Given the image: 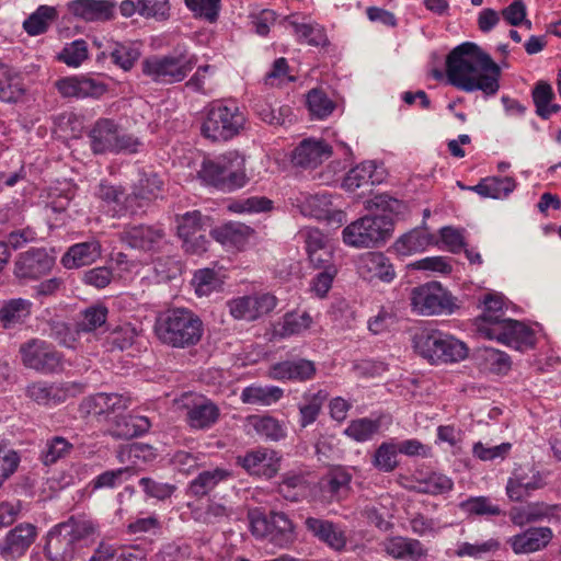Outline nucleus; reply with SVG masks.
I'll use <instances>...</instances> for the list:
<instances>
[{
    "label": "nucleus",
    "instance_id": "obj_1",
    "mask_svg": "<svg viewBox=\"0 0 561 561\" xmlns=\"http://www.w3.org/2000/svg\"><path fill=\"white\" fill-rule=\"evenodd\" d=\"M448 82L465 91H482L494 95L500 89L501 69L477 44L466 42L455 47L446 58Z\"/></svg>",
    "mask_w": 561,
    "mask_h": 561
},
{
    "label": "nucleus",
    "instance_id": "obj_2",
    "mask_svg": "<svg viewBox=\"0 0 561 561\" xmlns=\"http://www.w3.org/2000/svg\"><path fill=\"white\" fill-rule=\"evenodd\" d=\"M400 202L387 194L376 195L367 202L369 210H381V215L364 216L343 229V241L354 248H373L382 243L393 229L390 214L398 213Z\"/></svg>",
    "mask_w": 561,
    "mask_h": 561
},
{
    "label": "nucleus",
    "instance_id": "obj_3",
    "mask_svg": "<svg viewBox=\"0 0 561 561\" xmlns=\"http://www.w3.org/2000/svg\"><path fill=\"white\" fill-rule=\"evenodd\" d=\"M153 333L162 345L185 350L199 343L204 324L191 309L171 308L157 316Z\"/></svg>",
    "mask_w": 561,
    "mask_h": 561
},
{
    "label": "nucleus",
    "instance_id": "obj_4",
    "mask_svg": "<svg viewBox=\"0 0 561 561\" xmlns=\"http://www.w3.org/2000/svg\"><path fill=\"white\" fill-rule=\"evenodd\" d=\"M198 178L218 191L233 192L249 181L245 174V158L238 151H227L214 159H206L198 171Z\"/></svg>",
    "mask_w": 561,
    "mask_h": 561
},
{
    "label": "nucleus",
    "instance_id": "obj_5",
    "mask_svg": "<svg viewBox=\"0 0 561 561\" xmlns=\"http://www.w3.org/2000/svg\"><path fill=\"white\" fill-rule=\"evenodd\" d=\"M414 351L431 364L457 363L468 356V347L460 340L436 329H420L412 337Z\"/></svg>",
    "mask_w": 561,
    "mask_h": 561
},
{
    "label": "nucleus",
    "instance_id": "obj_6",
    "mask_svg": "<svg viewBox=\"0 0 561 561\" xmlns=\"http://www.w3.org/2000/svg\"><path fill=\"white\" fill-rule=\"evenodd\" d=\"M245 116L233 102L215 101L205 110L201 134L213 142L227 141L243 129Z\"/></svg>",
    "mask_w": 561,
    "mask_h": 561
},
{
    "label": "nucleus",
    "instance_id": "obj_7",
    "mask_svg": "<svg viewBox=\"0 0 561 561\" xmlns=\"http://www.w3.org/2000/svg\"><path fill=\"white\" fill-rule=\"evenodd\" d=\"M197 56L178 46L171 54L151 56L142 60V73L152 81L172 84L183 81L197 64Z\"/></svg>",
    "mask_w": 561,
    "mask_h": 561
},
{
    "label": "nucleus",
    "instance_id": "obj_8",
    "mask_svg": "<svg viewBox=\"0 0 561 561\" xmlns=\"http://www.w3.org/2000/svg\"><path fill=\"white\" fill-rule=\"evenodd\" d=\"M88 137L94 154L136 153L141 142L131 134L126 133L110 118H99L91 127Z\"/></svg>",
    "mask_w": 561,
    "mask_h": 561
},
{
    "label": "nucleus",
    "instance_id": "obj_9",
    "mask_svg": "<svg viewBox=\"0 0 561 561\" xmlns=\"http://www.w3.org/2000/svg\"><path fill=\"white\" fill-rule=\"evenodd\" d=\"M248 518L252 535L266 539L275 547L286 548L295 540L294 524L283 512H271L265 515L255 508L249 511Z\"/></svg>",
    "mask_w": 561,
    "mask_h": 561
},
{
    "label": "nucleus",
    "instance_id": "obj_10",
    "mask_svg": "<svg viewBox=\"0 0 561 561\" xmlns=\"http://www.w3.org/2000/svg\"><path fill=\"white\" fill-rule=\"evenodd\" d=\"M410 302L412 311L421 316L451 314L459 309L458 299L438 282L413 287Z\"/></svg>",
    "mask_w": 561,
    "mask_h": 561
},
{
    "label": "nucleus",
    "instance_id": "obj_11",
    "mask_svg": "<svg viewBox=\"0 0 561 561\" xmlns=\"http://www.w3.org/2000/svg\"><path fill=\"white\" fill-rule=\"evenodd\" d=\"M22 364L41 374L62 370L64 357L54 345L38 337L23 342L19 347Z\"/></svg>",
    "mask_w": 561,
    "mask_h": 561
},
{
    "label": "nucleus",
    "instance_id": "obj_12",
    "mask_svg": "<svg viewBox=\"0 0 561 561\" xmlns=\"http://www.w3.org/2000/svg\"><path fill=\"white\" fill-rule=\"evenodd\" d=\"M229 314L234 320L255 321L268 314L277 305V298L268 293L247 295L227 301Z\"/></svg>",
    "mask_w": 561,
    "mask_h": 561
},
{
    "label": "nucleus",
    "instance_id": "obj_13",
    "mask_svg": "<svg viewBox=\"0 0 561 561\" xmlns=\"http://www.w3.org/2000/svg\"><path fill=\"white\" fill-rule=\"evenodd\" d=\"M494 323L495 327L488 328L486 339L495 340L522 352L535 347L534 331L523 322L506 318L504 321Z\"/></svg>",
    "mask_w": 561,
    "mask_h": 561
},
{
    "label": "nucleus",
    "instance_id": "obj_14",
    "mask_svg": "<svg viewBox=\"0 0 561 561\" xmlns=\"http://www.w3.org/2000/svg\"><path fill=\"white\" fill-rule=\"evenodd\" d=\"M80 392H82V387L77 382H48L44 380L34 381L25 389L28 399L39 405L49 408L59 405Z\"/></svg>",
    "mask_w": 561,
    "mask_h": 561
},
{
    "label": "nucleus",
    "instance_id": "obj_15",
    "mask_svg": "<svg viewBox=\"0 0 561 561\" xmlns=\"http://www.w3.org/2000/svg\"><path fill=\"white\" fill-rule=\"evenodd\" d=\"M55 259L44 248H32L20 253L14 262V275L20 279H37L48 274Z\"/></svg>",
    "mask_w": 561,
    "mask_h": 561
},
{
    "label": "nucleus",
    "instance_id": "obj_16",
    "mask_svg": "<svg viewBox=\"0 0 561 561\" xmlns=\"http://www.w3.org/2000/svg\"><path fill=\"white\" fill-rule=\"evenodd\" d=\"M44 551L50 561H72L82 554L62 523L57 524L48 531Z\"/></svg>",
    "mask_w": 561,
    "mask_h": 561
},
{
    "label": "nucleus",
    "instance_id": "obj_17",
    "mask_svg": "<svg viewBox=\"0 0 561 561\" xmlns=\"http://www.w3.org/2000/svg\"><path fill=\"white\" fill-rule=\"evenodd\" d=\"M37 537V528L31 523H21L12 528L0 543V556L4 560H16L25 554Z\"/></svg>",
    "mask_w": 561,
    "mask_h": 561
},
{
    "label": "nucleus",
    "instance_id": "obj_18",
    "mask_svg": "<svg viewBox=\"0 0 561 561\" xmlns=\"http://www.w3.org/2000/svg\"><path fill=\"white\" fill-rule=\"evenodd\" d=\"M333 153L324 139H302L291 152V163L301 169H314Z\"/></svg>",
    "mask_w": 561,
    "mask_h": 561
},
{
    "label": "nucleus",
    "instance_id": "obj_19",
    "mask_svg": "<svg viewBox=\"0 0 561 561\" xmlns=\"http://www.w3.org/2000/svg\"><path fill=\"white\" fill-rule=\"evenodd\" d=\"M237 463L241 466L249 474L273 478L279 470V458L274 450L267 448H257L249 450L244 456L237 458Z\"/></svg>",
    "mask_w": 561,
    "mask_h": 561
},
{
    "label": "nucleus",
    "instance_id": "obj_20",
    "mask_svg": "<svg viewBox=\"0 0 561 561\" xmlns=\"http://www.w3.org/2000/svg\"><path fill=\"white\" fill-rule=\"evenodd\" d=\"M130 400L119 393H95L87 397L80 404V412L84 415H108L126 410Z\"/></svg>",
    "mask_w": 561,
    "mask_h": 561
},
{
    "label": "nucleus",
    "instance_id": "obj_21",
    "mask_svg": "<svg viewBox=\"0 0 561 561\" xmlns=\"http://www.w3.org/2000/svg\"><path fill=\"white\" fill-rule=\"evenodd\" d=\"M164 237L163 230L152 226H126L119 232V240L128 247L141 251H154Z\"/></svg>",
    "mask_w": 561,
    "mask_h": 561
},
{
    "label": "nucleus",
    "instance_id": "obj_22",
    "mask_svg": "<svg viewBox=\"0 0 561 561\" xmlns=\"http://www.w3.org/2000/svg\"><path fill=\"white\" fill-rule=\"evenodd\" d=\"M317 373L312 360L306 358L288 359L271 366L268 376L274 380H291L304 382L314 377Z\"/></svg>",
    "mask_w": 561,
    "mask_h": 561
},
{
    "label": "nucleus",
    "instance_id": "obj_23",
    "mask_svg": "<svg viewBox=\"0 0 561 561\" xmlns=\"http://www.w3.org/2000/svg\"><path fill=\"white\" fill-rule=\"evenodd\" d=\"M115 8V2L111 0H72L68 3L71 14L88 22L114 19Z\"/></svg>",
    "mask_w": 561,
    "mask_h": 561
},
{
    "label": "nucleus",
    "instance_id": "obj_24",
    "mask_svg": "<svg viewBox=\"0 0 561 561\" xmlns=\"http://www.w3.org/2000/svg\"><path fill=\"white\" fill-rule=\"evenodd\" d=\"M119 12L124 18L139 14L145 19L164 21L170 15L169 0H123Z\"/></svg>",
    "mask_w": 561,
    "mask_h": 561
},
{
    "label": "nucleus",
    "instance_id": "obj_25",
    "mask_svg": "<svg viewBox=\"0 0 561 561\" xmlns=\"http://www.w3.org/2000/svg\"><path fill=\"white\" fill-rule=\"evenodd\" d=\"M62 524L82 552L100 537V524L89 516L72 515Z\"/></svg>",
    "mask_w": 561,
    "mask_h": 561
},
{
    "label": "nucleus",
    "instance_id": "obj_26",
    "mask_svg": "<svg viewBox=\"0 0 561 561\" xmlns=\"http://www.w3.org/2000/svg\"><path fill=\"white\" fill-rule=\"evenodd\" d=\"M142 44L138 41H107L102 56L108 55L112 62L124 71L133 69L142 54Z\"/></svg>",
    "mask_w": 561,
    "mask_h": 561
},
{
    "label": "nucleus",
    "instance_id": "obj_27",
    "mask_svg": "<svg viewBox=\"0 0 561 561\" xmlns=\"http://www.w3.org/2000/svg\"><path fill=\"white\" fill-rule=\"evenodd\" d=\"M186 409V423L194 430H208L217 423L220 416L218 405L204 397H198Z\"/></svg>",
    "mask_w": 561,
    "mask_h": 561
},
{
    "label": "nucleus",
    "instance_id": "obj_28",
    "mask_svg": "<svg viewBox=\"0 0 561 561\" xmlns=\"http://www.w3.org/2000/svg\"><path fill=\"white\" fill-rule=\"evenodd\" d=\"M382 551L398 560L417 561L426 556L422 542L414 538L391 536L381 542Z\"/></svg>",
    "mask_w": 561,
    "mask_h": 561
},
{
    "label": "nucleus",
    "instance_id": "obj_29",
    "mask_svg": "<svg viewBox=\"0 0 561 561\" xmlns=\"http://www.w3.org/2000/svg\"><path fill=\"white\" fill-rule=\"evenodd\" d=\"M552 539L549 527H531L510 538L508 542L515 553H531L548 546Z\"/></svg>",
    "mask_w": 561,
    "mask_h": 561
},
{
    "label": "nucleus",
    "instance_id": "obj_30",
    "mask_svg": "<svg viewBox=\"0 0 561 561\" xmlns=\"http://www.w3.org/2000/svg\"><path fill=\"white\" fill-rule=\"evenodd\" d=\"M305 526L309 533L322 542L327 543L330 548L336 551H341L345 548V534L334 523L327 519L308 517L305 520Z\"/></svg>",
    "mask_w": 561,
    "mask_h": 561
},
{
    "label": "nucleus",
    "instance_id": "obj_31",
    "mask_svg": "<svg viewBox=\"0 0 561 561\" xmlns=\"http://www.w3.org/2000/svg\"><path fill=\"white\" fill-rule=\"evenodd\" d=\"M101 253V243L92 238L71 245L61 257V263L66 268H78L94 263Z\"/></svg>",
    "mask_w": 561,
    "mask_h": 561
},
{
    "label": "nucleus",
    "instance_id": "obj_32",
    "mask_svg": "<svg viewBox=\"0 0 561 561\" xmlns=\"http://www.w3.org/2000/svg\"><path fill=\"white\" fill-rule=\"evenodd\" d=\"M150 426L146 416L117 414L110 424L108 433L114 438L130 439L147 433Z\"/></svg>",
    "mask_w": 561,
    "mask_h": 561
},
{
    "label": "nucleus",
    "instance_id": "obj_33",
    "mask_svg": "<svg viewBox=\"0 0 561 561\" xmlns=\"http://www.w3.org/2000/svg\"><path fill=\"white\" fill-rule=\"evenodd\" d=\"M231 478L232 472L226 468L216 467L203 470L188 483L187 493L195 497H204L221 482H226Z\"/></svg>",
    "mask_w": 561,
    "mask_h": 561
},
{
    "label": "nucleus",
    "instance_id": "obj_34",
    "mask_svg": "<svg viewBox=\"0 0 561 561\" xmlns=\"http://www.w3.org/2000/svg\"><path fill=\"white\" fill-rule=\"evenodd\" d=\"M359 274L365 279L378 278L382 282H391L394 276V270L389 259L380 252H369L365 254L358 265Z\"/></svg>",
    "mask_w": 561,
    "mask_h": 561
},
{
    "label": "nucleus",
    "instance_id": "obj_35",
    "mask_svg": "<svg viewBox=\"0 0 561 561\" xmlns=\"http://www.w3.org/2000/svg\"><path fill=\"white\" fill-rule=\"evenodd\" d=\"M33 302L24 298H12L0 304V323L3 329H11L24 323L31 316Z\"/></svg>",
    "mask_w": 561,
    "mask_h": 561
},
{
    "label": "nucleus",
    "instance_id": "obj_36",
    "mask_svg": "<svg viewBox=\"0 0 561 561\" xmlns=\"http://www.w3.org/2000/svg\"><path fill=\"white\" fill-rule=\"evenodd\" d=\"M88 561H146L141 549L134 547H116L101 541Z\"/></svg>",
    "mask_w": 561,
    "mask_h": 561
},
{
    "label": "nucleus",
    "instance_id": "obj_37",
    "mask_svg": "<svg viewBox=\"0 0 561 561\" xmlns=\"http://www.w3.org/2000/svg\"><path fill=\"white\" fill-rule=\"evenodd\" d=\"M461 188H468L478 193L482 197L502 198L506 197L516 187V182L511 176H490L482 179L477 185L466 187L460 182Z\"/></svg>",
    "mask_w": 561,
    "mask_h": 561
},
{
    "label": "nucleus",
    "instance_id": "obj_38",
    "mask_svg": "<svg viewBox=\"0 0 561 561\" xmlns=\"http://www.w3.org/2000/svg\"><path fill=\"white\" fill-rule=\"evenodd\" d=\"M484 310L477 319V330L482 336L488 335V328L495 327L494 322L504 321L503 298L496 294H488L483 299Z\"/></svg>",
    "mask_w": 561,
    "mask_h": 561
},
{
    "label": "nucleus",
    "instance_id": "obj_39",
    "mask_svg": "<svg viewBox=\"0 0 561 561\" xmlns=\"http://www.w3.org/2000/svg\"><path fill=\"white\" fill-rule=\"evenodd\" d=\"M379 182L380 180L377 178L375 163L373 161H366L354 167L346 173L342 186L348 192H354L357 188L374 185Z\"/></svg>",
    "mask_w": 561,
    "mask_h": 561
},
{
    "label": "nucleus",
    "instance_id": "obj_40",
    "mask_svg": "<svg viewBox=\"0 0 561 561\" xmlns=\"http://www.w3.org/2000/svg\"><path fill=\"white\" fill-rule=\"evenodd\" d=\"M163 182L156 173H144L135 184L133 193L125 198L126 208L133 209V203L137 199L150 201L156 198L162 188Z\"/></svg>",
    "mask_w": 561,
    "mask_h": 561
},
{
    "label": "nucleus",
    "instance_id": "obj_41",
    "mask_svg": "<svg viewBox=\"0 0 561 561\" xmlns=\"http://www.w3.org/2000/svg\"><path fill=\"white\" fill-rule=\"evenodd\" d=\"M284 396V390L277 386H256L245 387L240 399L245 404L271 405L279 401Z\"/></svg>",
    "mask_w": 561,
    "mask_h": 561
},
{
    "label": "nucleus",
    "instance_id": "obj_42",
    "mask_svg": "<svg viewBox=\"0 0 561 561\" xmlns=\"http://www.w3.org/2000/svg\"><path fill=\"white\" fill-rule=\"evenodd\" d=\"M247 421L257 435L267 440L278 442L286 436L285 426L273 416L250 415Z\"/></svg>",
    "mask_w": 561,
    "mask_h": 561
},
{
    "label": "nucleus",
    "instance_id": "obj_43",
    "mask_svg": "<svg viewBox=\"0 0 561 561\" xmlns=\"http://www.w3.org/2000/svg\"><path fill=\"white\" fill-rule=\"evenodd\" d=\"M352 474L343 467L331 469L319 482L320 489L330 499H336L350 489Z\"/></svg>",
    "mask_w": 561,
    "mask_h": 561
},
{
    "label": "nucleus",
    "instance_id": "obj_44",
    "mask_svg": "<svg viewBox=\"0 0 561 561\" xmlns=\"http://www.w3.org/2000/svg\"><path fill=\"white\" fill-rule=\"evenodd\" d=\"M24 93L21 78L9 66L0 64V101L16 102Z\"/></svg>",
    "mask_w": 561,
    "mask_h": 561
},
{
    "label": "nucleus",
    "instance_id": "obj_45",
    "mask_svg": "<svg viewBox=\"0 0 561 561\" xmlns=\"http://www.w3.org/2000/svg\"><path fill=\"white\" fill-rule=\"evenodd\" d=\"M56 8L50 5H39L24 22L23 28L31 36L45 33L48 27L57 20Z\"/></svg>",
    "mask_w": 561,
    "mask_h": 561
},
{
    "label": "nucleus",
    "instance_id": "obj_46",
    "mask_svg": "<svg viewBox=\"0 0 561 561\" xmlns=\"http://www.w3.org/2000/svg\"><path fill=\"white\" fill-rule=\"evenodd\" d=\"M327 399L328 393L323 390L306 392L302 396V402L298 405L301 427H307L317 420Z\"/></svg>",
    "mask_w": 561,
    "mask_h": 561
},
{
    "label": "nucleus",
    "instance_id": "obj_47",
    "mask_svg": "<svg viewBox=\"0 0 561 561\" xmlns=\"http://www.w3.org/2000/svg\"><path fill=\"white\" fill-rule=\"evenodd\" d=\"M431 242V237L426 231L413 229L396 241L394 249L398 254L410 255L425 250Z\"/></svg>",
    "mask_w": 561,
    "mask_h": 561
},
{
    "label": "nucleus",
    "instance_id": "obj_48",
    "mask_svg": "<svg viewBox=\"0 0 561 561\" xmlns=\"http://www.w3.org/2000/svg\"><path fill=\"white\" fill-rule=\"evenodd\" d=\"M312 323V318L309 313H296L288 312L283 317V320L276 328V333L280 337H288L291 335H298L306 332Z\"/></svg>",
    "mask_w": 561,
    "mask_h": 561
},
{
    "label": "nucleus",
    "instance_id": "obj_49",
    "mask_svg": "<svg viewBox=\"0 0 561 561\" xmlns=\"http://www.w3.org/2000/svg\"><path fill=\"white\" fill-rule=\"evenodd\" d=\"M332 199L327 193H317L306 196L301 203V213L305 216L318 219L328 218L332 211Z\"/></svg>",
    "mask_w": 561,
    "mask_h": 561
},
{
    "label": "nucleus",
    "instance_id": "obj_50",
    "mask_svg": "<svg viewBox=\"0 0 561 561\" xmlns=\"http://www.w3.org/2000/svg\"><path fill=\"white\" fill-rule=\"evenodd\" d=\"M460 510L473 516H500L502 510L488 496H471L459 504Z\"/></svg>",
    "mask_w": 561,
    "mask_h": 561
},
{
    "label": "nucleus",
    "instance_id": "obj_51",
    "mask_svg": "<svg viewBox=\"0 0 561 561\" xmlns=\"http://www.w3.org/2000/svg\"><path fill=\"white\" fill-rule=\"evenodd\" d=\"M76 188L70 183H60L50 186L47 193L46 206L54 213L65 211L72 198L75 197Z\"/></svg>",
    "mask_w": 561,
    "mask_h": 561
},
{
    "label": "nucleus",
    "instance_id": "obj_52",
    "mask_svg": "<svg viewBox=\"0 0 561 561\" xmlns=\"http://www.w3.org/2000/svg\"><path fill=\"white\" fill-rule=\"evenodd\" d=\"M307 106L310 114L323 119L335 110V103L320 89H312L307 94Z\"/></svg>",
    "mask_w": 561,
    "mask_h": 561
},
{
    "label": "nucleus",
    "instance_id": "obj_53",
    "mask_svg": "<svg viewBox=\"0 0 561 561\" xmlns=\"http://www.w3.org/2000/svg\"><path fill=\"white\" fill-rule=\"evenodd\" d=\"M500 549V541L495 538H490L483 542L470 543L460 542L457 545L455 556L458 558H472L482 559L485 556L493 553Z\"/></svg>",
    "mask_w": 561,
    "mask_h": 561
},
{
    "label": "nucleus",
    "instance_id": "obj_54",
    "mask_svg": "<svg viewBox=\"0 0 561 561\" xmlns=\"http://www.w3.org/2000/svg\"><path fill=\"white\" fill-rule=\"evenodd\" d=\"M73 445L61 436H54L48 439L46 447L41 454V459L44 465L49 466L56 463L58 460L66 458L72 450Z\"/></svg>",
    "mask_w": 561,
    "mask_h": 561
},
{
    "label": "nucleus",
    "instance_id": "obj_55",
    "mask_svg": "<svg viewBox=\"0 0 561 561\" xmlns=\"http://www.w3.org/2000/svg\"><path fill=\"white\" fill-rule=\"evenodd\" d=\"M108 310L103 305H94L82 311V319L78 322L79 332H93L106 324Z\"/></svg>",
    "mask_w": 561,
    "mask_h": 561
},
{
    "label": "nucleus",
    "instance_id": "obj_56",
    "mask_svg": "<svg viewBox=\"0 0 561 561\" xmlns=\"http://www.w3.org/2000/svg\"><path fill=\"white\" fill-rule=\"evenodd\" d=\"M133 474L131 467L118 468L115 470H107L96 476L91 485L93 490L98 489H114L122 485Z\"/></svg>",
    "mask_w": 561,
    "mask_h": 561
},
{
    "label": "nucleus",
    "instance_id": "obj_57",
    "mask_svg": "<svg viewBox=\"0 0 561 561\" xmlns=\"http://www.w3.org/2000/svg\"><path fill=\"white\" fill-rule=\"evenodd\" d=\"M379 428V420L363 417L352 421L346 427L345 434L357 442H366L370 439Z\"/></svg>",
    "mask_w": 561,
    "mask_h": 561
},
{
    "label": "nucleus",
    "instance_id": "obj_58",
    "mask_svg": "<svg viewBox=\"0 0 561 561\" xmlns=\"http://www.w3.org/2000/svg\"><path fill=\"white\" fill-rule=\"evenodd\" d=\"M254 111L261 121L275 126L283 125L285 123V118L290 113V108L288 106L275 108L264 100H259L254 104Z\"/></svg>",
    "mask_w": 561,
    "mask_h": 561
},
{
    "label": "nucleus",
    "instance_id": "obj_59",
    "mask_svg": "<svg viewBox=\"0 0 561 561\" xmlns=\"http://www.w3.org/2000/svg\"><path fill=\"white\" fill-rule=\"evenodd\" d=\"M397 446L392 443H382L375 451L373 457V465L379 471L391 472L397 466Z\"/></svg>",
    "mask_w": 561,
    "mask_h": 561
},
{
    "label": "nucleus",
    "instance_id": "obj_60",
    "mask_svg": "<svg viewBox=\"0 0 561 561\" xmlns=\"http://www.w3.org/2000/svg\"><path fill=\"white\" fill-rule=\"evenodd\" d=\"M178 234L183 241H188L202 229V214L198 210L188 211L176 217Z\"/></svg>",
    "mask_w": 561,
    "mask_h": 561
},
{
    "label": "nucleus",
    "instance_id": "obj_61",
    "mask_svg": "<svg viewBox=\"0 0 561 561\" xmlns=\"http://www.w3.org/2000/svg\"><path fill=\"white\" fill-rule=\"evenodd\" d=\"M293 27L300 42L311 46H320L327 43L325 32L318 24L293 23Z\"/></svg>",
    "mask_w": 561,
    "mask_h": 561
},
{
    "label": "nucleus",
    "instance_id": "obj_62",
    "mask_svg": "<svg viewBox=\"0 0 561 561\" xmlns=\"http://www.w3.org/2000/svg\"><path fill=\"white\" fill-rule=\"evenodd\" d=\"M193 284L198 296H208L221 286V282L214 270L204 268L194 274Z\"/></svg>",
    "mask_w": 561,
    "mask_h": 561
},
{
    "label": "nucleus",
    "instance_id": "obj_63",
    "mask_svg": "<svg viewBox=\"0 0 561 561\" xmlns=\"http://www.w3.org/2000/svg\"><path fill=\"white\" fill-rule=\"evenodd\" d=\"M221 0H185L186 7L195 16L202 18L209 23L218 19Z\"/></svg>",
    "mask_w": 561,
    "mask_h": 561
},
{
    "label": "nucleus",
    "instance_id": "obj_64",
    "mask_svg": "<svg viewBox=\"0 0 561 561\" xmlns=\"http://www.w3.org/2000/svg\"><path fill=\"white\" fill-rule=\"evenodd\" d=\"M87 58L88 45L83 39L72 42L59 54V59L70 67L80 66Z\"/></svg>",
    "mask_w": 561,
    "mask_h": 561
}]
</instances>
